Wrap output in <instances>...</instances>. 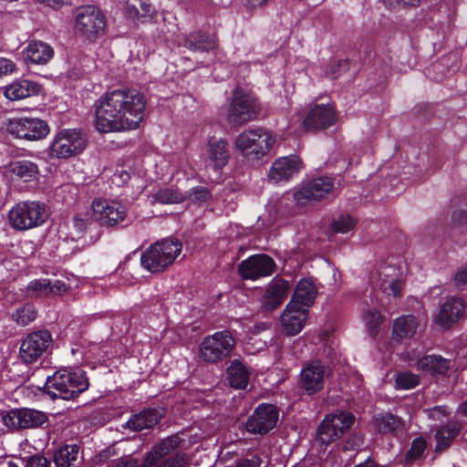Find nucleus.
<instances>
[{
  "mask_svg": "<svg viewBox=\"0 0 467 467\" xmlns=\"http://www.w3.org/2000/svg\"><path fill=\"white\" fill-rule=\"evenodd\" d=\"M51 342L52 336L47 330L28 334L20 346V359L26 364L35 363L47 350Z\"/></svg>",
  "mask_w": 467,
  "mask_h": 467,
  "instance_id": "obj_14",
  "label": "nucleus"
},
{
  "mask_svg": "<svg viewBox=\"0 0 467 467\" xmlns=\"http://www.w3.org/2000/svg\"><path fill=\"white\" fill-rule=\"evenodd\" d=\"M26 467H48V462L43 456L34 455L26 460Z\"/></svg>",
  "mask_w": 467,
  "mask_h": 467,
  "instance_id": "obj_52",
  "label": "nucleus"
},
{
  "mask_svg": "<svg viewBox=\"0 0 467 467\" xmlns=\"http://www.w3.org/2000/svg\"><path fill=\"white\" fill-rule=\"evenodd\" d=\"M317 295V286L311 278L301 279L295 289L290 301L306 309L314 303Z\"/></svg>",
  "mask_w": 467,
  "mask_h": 467,
  "instance_id": "obj_30",
  "label": "nucleus"
},
{
  "mask_svg": "<svg viewBox=\"0 0 467 467\" xmlns=\"http://www.w3.org/2000/svg\"><path fill=\"white\" fill-rule=\"evenodd\" d=\"M347 69H348V61L340 60L337 65L331 66V68L326 71V75L331 78H337L340 75V72Z\"/></svg>",
  "mask_w": 467,
  "mask_h": 467,
  "instance_id": "obj_51",
  "label": "nucleus"
},
{
  "mask_svg": "<svg viewBox=\"0 0 467 467\" xmlns=\"http://www.w3.org/2000/svg\"><path fill=\"white\" fill-rule=\"evenodd\" d=\"M403 6L418 5L422 0H397Z\"/></svg>",
  "mask_w": 467,
  "mask_h": 467,
  "instance_id": "obj_60",
  "label": "nucleus"
},
{
  "mask_svg": "<svg viewBox=\"0 0 467 467\" xmlns=\"http://www.w3.org/2000/svg\"><path fill=\"white\" fill-rule=\"evenodd\" d=\"M146 108L145 97L135 89L118 88L95 102V126L100 132H120L139 128Z\"/></svg>",
  "mask_w": 467,
  "mask_h": 467,
  "instance_id": "obj_1",
  "label": "nucleus"
},
{
  "mask_svg": "<svg viewBox=\"0 0 467 467\" xmlns=\"http://www.w3.org/2000/svg\"><path fill=\"white\" fill-rule=\"evenodd\" d=\"M89 386L86 373L80 369H59L47 379L45 389L52 398L74 399Z\"/></svg>",
  "mask_w": 467,
  "mask_h": 467,
  "instance_id": "obj_2",
  "label": "nucleus"
},
{
  "mask_svg": "<svg viewBox=\"0 0 467 467\" xmlns=\"http://www.w3.org/2000/svg\"><path fill=\"white\" fill-rule=\"evenodd\" d=\"M66 284L60 280L52 282L47 278L32 280L26 286V293L31 296L57 295L66 291Z\"/></svg>",
  "mask_w": 467,
  "mask_h": 467,
  "instance_id": "obj_29",
  "label": "nucleus"
},
{
  "mask_svg": "<svg viewBox=\"0 0 467 467\" xmlns=\"http://www.w3.org/2000/svg\"><path fill=\"white\" fill-rule=\"evenodd\" d=\"M424 412L428 418L433 420H441L443 418L450 415L451 410H449L447 406L439 405L426 409Z\"/></svg>",
  "mask_w": 467,
  "mask_h": 467,
  "instance_id": "obj_46",
  "label": "nucleus"
},
{
  "mask_svg": "<svg viewBox=\"0 0 467 467\" xmlns=\"http://www.w3.org/2000/svg\"><path fill=\"white\" fill-rule=\"evenodd\" d=\"M189 196L193 201H196L199 202H203L208 201L211 198V192L205 187L197 186V187L191 189Z\"/></svg>",
  "mask_w": 467,
  "mask_h": 467,
  "instance_id": "obj_47",
  "label": "nucleus"
},
{
  "mask_svg": "<svg viewBox=\"0 0 467 467\" xmlns=\"http://www.w3.org/2000/svg\"><path fill=\"white\" fill-rule=\"evenodd\" d=\"M207 161L215 171H221L230 160L228 143L224 139L212 137L207 142Z\"/></svg>",
  "mask_w": 467,
  "mask_h": 467,
  "instance_id": "obj_25",
  "label": "nucleus"
},
{
  "mask_svg": "<svg viewBox=\"0 0 467 467\" xmlns=\"http://www.w3.org/2000/svg\"><path fill=\"white\" fill-rule=\"evenodd\" d=\"M460 425L457 422H450L447 425L440 427L435 433L436 451L446 450L451 441L458 435Z\"/></svg>",
  "mask_w": 467,
  "mask_h": 467,
  "instance_id": "obj_38",
  "label": "nucleus"
},
{
  "mask_svg": "<svg viewBox=\"0 0 467 467\" xmlns=\"http://www.w3.org/2000/svg\"><path fill=\"white\" fill-rule=\"evenodd\" d=\"M156 467H188V462L184 455L176 454L166 459L162 463Z\"/></svg>",
  "mask_w": 467,
  "mask_h": 467,
  "instance_id": "obj_48",
  "label": "nucleus"
},
{
  "mask_svg": "<svg viewBox=\"0 0 467 467\" xmlns=\"http://www.w3.org/2000/svg\"><path fill=\"white\" fill-rule=\"evenodd\" d=\"M3 90L8 100L16 101L36 95L40 91V87L33 80L17 78L5 86Z\"/></svg>",
  "mask_w": 467,
  "mask_h": 467,
  "instance_id": "obj_26",
  "label": "nucleus"
},
{
  "mask_svg": "<svg viewBox=\"0 0 467 467\" xmlns=\"http://www.w3.org/2000/svg\"><path fill=\"white\" fill-rule=\"evenodd\" d=\"M302 168L303 162L297 155L281 157L272 163L268 179L274 183L288 182Z\"/></svg>",
  "mask_w": 467,
  "mask_h": 467,
  "instance_id": "obj_21",
  "label": "nucleus"
},
{
  "mask_svg": "<svg viewBox=\"0 0 467 467\" xmlns=\"http://www.w3.org/2000/svg\"><path fill=\"white\" fill-rule=\"evenodd\" d=\"M182 250V244L176 238L158 241L148 247L140 256L143 268L159 273L171 265Z\"/></svg>",
  "mask_w": 467,
  "mask_h": 467,
  "instance_id": "obj_6",
  "label": "nucleus"
},
{
  "mask_svg": "<svg viewBox=\"0 0 467 467\" xmlns=\"http://www.w3.org/2000/svg\"><path fill=\"white\" fill-rule=\"evenodd\" d=\"M334 183L329 177H319L304 184L295 192L294 198L297 205L304 206L320 201L330 193Z\"/></svg>",
  "mask_w": 467,
  "mask_h": 467,
  "instance_id": "obj_16",
  "label": "nucleus"
},
{
  "mask_svg": "<svg viewBox=\"0 0 467 467\" xmlns=\"http://www.w3.org/2000/svg\"><path fill=\"white\" fill-rule=\"evenodd\" d=\"M308 316V309L290 301L281 316V324L288 336L298 334L305 327Z\"/></svg>",
  "mask_w": 467,
  "mask_h": 467,
  "instance_id": "obj_22",
  "label": "nucleus"
},
{
  "mask_svg": "<svg viewBox=\"0 0 467 467\" xmlns=\"http://www.w3.org/2000/svg\"><path fill=\"white\" fill-rule=\"evenodd\" d=\"M8 171L12 176L26 182L36 180L39 173L36 163L29 160H19L10 162Z\"/></svg>",
  "mask_w": 467,
  "mask_h": 467,
  "instance_id": "obj_32",
  "label": "nucleus"
},
{
  "mask_svg": "<svg viewBox=\"0 0 467 467\" xmlns=\"http://www.w3.org/2000/svg\"><path fill=\"white\" fill-rule=\"evenodd\" d=\"M459 411L467 417V400L459 407Z\"/></svg>",
  "mask_w": 467,
  "mask_h": 467,
  "instance_id": "obj_62",
  "label": "nucleus"
},
{
  "mask_svg": "<svg viewBox=\"0 0 467 467\" xmlns=\"http://www.w3.org/2000/svg\"><path fill=\"white\" fill-rule=\"evenodd\" d=\"M417 328L418 322L414 316H401L398 317L393 324V338L396 340L410 338L416 333Z\"/></svg>",
  "mask_w": 467,
  "mask_h": 467,
  "instance_id": "obj_36",
  "label": "nucleus"
},
{
  "mask_svg": "<svg viewBox=\"0 0 467 467\" xmlns=\"http://www.w3.org/2000/svg\"><path fill=\"white\" fill-rule=\"evenodd\" d=\"M269 0H252V5L253 6H256V5H263L265 4H266Z\"/></svg>",
  "mask_w": 467,
  "mask_h": 467,
  "instance_id": "obj_63",
  "label": "nucleus"
},
{
  "mask_svg": "<svg viewBox=\"0 0 467 467\" xmlns=\"http://www.w3.org/2000/svg\"><path fill=\"white\" fill-rule=\"evenodd\" d=\"M227 378L233 388L245 389L249 382L250 371L241 360L234 359L227 368Z\"/></svg>",
  "mask_w": 467,
  "mask_h": 467,
  "instance_id": "obj_35",
  "label": "nucleus"
},
{
  "mask_svg": "<svg viewBox=\"0 0 467 467\" xmlns=\"http://www.w3.org/2000/svg\"><path fill=\"white\" fill-rule=\"evenodd\" d=\"M274 260L264 254H254L244 260L238 271L244 279L256 280L260 277L271 275L275 271Z\"/></svg>",
  "mask_w": 467,
  "mask_h": 467,
  "instance_id": "obj_19",
  "label": "nucleus"
},
{
  "mask_svg": "<svg viewBox=\"0 0 467 467\" xmlns=\"http://www.w3.org/2000/svg\"><path fill=\"white\" fill-rule=\"evenodd\" d=\"M182 439L179 434H173L164 438L158 443H156L150 451L147 453V456L142 463V467H152L156 462L170 454L175 449H177L182 442Z\"/></svg>",
  "mask_w": 467,
  "mask_h": 467,
  "instance_id": "obj_27",
  "label": "nucleus"
},
{
  "mask_svg": "<svg viewBox=\"0 0 467 467\" xmlns=\"http://www.w3.org/2000/svg\"><path fill=\"white\" fill-rule=\"evenodd\" d=\"M47 213L44 203L27 201L16 203L8 213V220L13 228L26 231L46 222Z\"/></svg>",
  "mask_w": 467,
  "mask_h": 467,
  "instance_id": "obj_8",
  "label": "nucleus"
},
{
  "mask_svg": "<svg viewBox=\"0 0 467 467\" xmlns=\"http://www.w3.org/2000/svg\"><path fill=\"white\" fill-rule=\"evenodd\" d=\"M324 0H307L308 5H317L319 3H322Z\"/></svg>",
  "mask_w": 467,
  "mask_h": 467,
  "instance_id": "obj_64",
  "label": "nucleus"
},
{
  "mask_svg": "<svg viewBox=\"0 0 467 467\" xmlns=\"http://www.w3.org/2000/svg\"><path fill=\"white\" fill-rule=\"evenodd\" d=\"M129 180L130 173L122 169L116 171L112 177L113 182L119 185V182L126 183Z\"/></svg>",
  "mask_w": 467,
  "mask_h": 467,
  "instance_id": "obj_57",
  "label": "nucleus"
},
{
  "mask_svg": "<svg viewBox=\"0 0 467 467\" xmlns=\"http://www.w3.org/2000/svg\"><path fill=\"white\" fill-rule=\"evenodd\" d=\"M289 292V283L284 279H274L268 285L263 297V306L272 310L279 306Z\"/></svg>",
  "mask_w": 467,
  "mask_h": 467,
  "instance_id": "obj_28",
  "label": "nucleus"
},
{
  "mask_svg": "<svg viewBox=\"0 0 467 467\" xmlns=\"http://www.w3.org/2000/svg\"><path fill=\"white\" fill-rule=\"evenodd\" d=\"M383 320L380 313L376 309H368L363 314V322L368 334L372 337L379 333V327Z\"/></svg>",
  "mask_w": 467,
  "mask_h": 467,
  "instance_id": "obj_41",
  "label": "nucleus"
},
{
  "mask_svg": "<svg viewBox=\"0 0 467 467\" xmlns=\"http://www.w3.org/2000/svg\"><path fill=\"white\" fill-rule=\"evenodd\" d=\"M454 282L457 285H467V265L458 269L454 276Z\"/></svg>",
  "mask_w": 467,
  "mask_h": 467,
  "instance_id": "obj_54",
  "label": "nucleus"
},
{
  "mask_svg": "<svg viewBox=\"0 0 467 467\" xmlns=\"http://www.w3.org/2000/svg\"><path fill=\"white\" fill-rule=\"evenodd\" d=\"M276 141L272 131L257 127L243 130L234 140V146L244 156L260 160L266 156Z\"/></svg>",
  "mask_w": 467,
  "mask_h": 467,
  "instance_id": "obj_5",
  "label": "nucleus"
},
{
  "mask_svg": "<svg viewBox=\"0 0 467 467\" xmlns=\"http://www.w3.org/2000/svg\"><path fill=\"white\" fill-rule=\"evenodd\" d=\"M16 69V65L12 59L0 57V77L11 75Z\"/></svg>",
  "mask_w": 467,
  "mask_h": 467,
  "instance_id": "obj_49",
  "label": "nucleus"
},
{
  "mask_svg": "<svg viewBox=\"0 0 467 467\" xmlns=\"http://www.w3.org/2000/svg\"><path fill=\"white\" fill-rule=\"evenodd\" d=\"M236 341L230 330H221L205 337L199 346V355L207 362L215 363L230 356Z\"/></svg>",
  "mask_w": 467,
  "mask_h": 467,
  "instance_id": "obj_9",
  "label": "nucleus"
},
{
  "mask_svg": "<svg viewBox=\"0 0 467 467\" xmlns=\"http://www.w3.org/2000/svg\"><path fill=\"white\" fill-rule=\"evenodd\" d=\"M374 428L380 433L398 434L404 430L401 418L391 413H381L373 418Z\"/></svg>",
  "mask_w": 467,
  "mask_h": 467,
  "instance_id": "obj_33",
  "label": "nucleus"
},
{
  "mask_svg": "<svg viewBox=\"0 0 467 467\" xmlns=\"http://www.w3.org/2000/svg\"><path fill=\"white\" fill-rule=\"evenodd\" d=\"M36 317V310L31 304H26L16 308L11 315V318L18 326L25 327Z\"/></svg>",
  "mask_w": 467,
  "mask_h": 467,
  "instance_id": "obj_40",
  "label": "nucleus"
},
{
  "mask_svg": "<svg viewBox=\"0 0 467 467\" xmlns=\"http://www.w3.org/2000/svg\"><path fill=\"white\" fill-rule=\"evenodd\" d=\"M355 422V416L346 410H337L325 416L317 428V439L325 446L340 439Z\"/></svg>",
  "mask_w": 467,
  "mask_h": 467,
  "instance_id": "obj_11",
  "label": "nucleus"
},
{
  "mask_svg": "<svg viewBox=\"0 0 467 467\" xmlns=\"http://www.w3.org/2000/svg\"><path fill=\"white\" fill-rule=\"evenodd\" d=\"M419 384V377L409 371L400 372L396 376L397 389H410Z\"/></svg>",
  "mask_w": 467,
  "mask_h": 467,
  "instance_id": "obj_43",
  "label": "nucleus"
},
{
  "mask_svg": "<svg viewBox=\"0 0 467 467\" xmlns=\"http://www.w3.org/2000/svg\"><path fill=\"white\" fill-rule=\"evenodd\" d=\"M21 54L23 60L27 65H46L54 57V49L46 42L31 40Z\"/></svg>",
  "mask_w": 467,
  "mask_h": 467,
  "instance_id": "obj_24",
  "label": "nucleus"
},
{
  "mask_svg": "<svg viewBox=\"0 0 467 467\" xmlns=\"http://www.w3.org/2000/svg\"><path fill=\"white\" fill-rule=\"evenodd\" d=\"M126 15L129 18L134 21H141L143 22V18H141V13L140 9L134 5H128L126 8Z\"/></svg>",
  "mask_w": 467,
  "mask_h": 467,
  "instance_id": "obj_56",
  "label": "nucleus"
},
{
  "mask_svg": "<svg viewBox=\"0 0 467 467\" xmlns=\"http://www.w3.org/2000/svg\"><path fill=\"white\" fill-rule=\"evenodd\" d=\"M356 221L348 214H342L333 221L332 228L335 232L346 234L354 229Z\"/></svg>",
  "mask_w": 467,
  "mask_h": 467,
  "instance_id": "obj_44",
  "label": "nucleus"
},
{
  "mask_svg": "<svg viewBox=\"0 0 467 467\" xmlns=\"http://www.w3.org/2000/svg\"><path fill=\"white\" fill-rule=\"evenodd\" d=\"M183 45L193 52H208L216 47V38L213 35L196 33L185 38Z\"/></svg>",
  "mask_w": 467,
  "mask_h": 467,
  "instance_id": "obj_37",
  "label": "nucleus"
},
{
  "mask_svg": "<svg viewBox=\"0 0 467 467\" xmlns=\"http://www.w3.org/2000/svg\"><path fill=\"white\" fill-rule=\"evenodd\" d=\"M140 11L141 13V18H143V20H145L147 18L152 17V15L154 13V8L151 6L150 4L141 1L140 3Z\"/></svg>",
  "mask_w": 467,
  "mask_h": 467,
  "instance_id": "obj_55",
  "label": "nucleus"
},
{
  "mask_svg": "<svg viewBox=\"0 0 467 467\" xmlns=\"http://www.w3.org/2000/svg\"><path fill=\"white\" fill-rule=\"evenodd\" d=\"M2 420L7 428L27 429L41 426L47 420V417L42 411L23 408L6 412L3 415Z\"/></svg>",
  "mask_w": 467,
  "mask_h": 467,
  "instance_id": "obj_18",
  "label": "nucleus"
},
{
  "mask_svg": "<svg viewBox=\"0 0 467 467\" xmlns=\"http://www.w3.org/2000/svg\"><path fill=\"white\" fill-rule=\"evenodd\" d=\"M262 463L261 458L254 454L252 455L250 458L241 459L237 461L233 465H228L226 467H259Z\"/></svg>",
  "mask_w": 467,
  "mask_h": 467,
  "instance_id": "obj_50",
  "label": "nucleus"
},
{
  "mask_svg": "<svg viewBox=\"0 0 467 467\" xmlns=\"http://www.w3.org/2000/svg\"><path fill=\"white\" fill-rule=\"evenodd\" d=\"M278 416L279 413L275 405L262 403L248 418L246 431L254 434H265L275 426Z\"/></svg>",
  "mask_w": 467,
  "mask_h": 467,
  "instance_id": "obj_17",
  "label": "nucleus"
},
{
  "mask_svg": "<svg viewBox=\"0 0 467 467\" xmlns=\"http://www.w3.org/2000/svg\"><path fill=\"white\" fill-rule=\"evenodd\" d=\"M73 225L78 233H83L87 228L88 221L79 216H76L73 219Z\"/></svg>",
  "mask_w": 467,
  "mask_h": 467,
  "instance_id": "obj_58",
  "label": "nucleus"
},
{
  "mask_svg": "<svg viewBox=\"0 0 467 467\" xmlns=\"http://www.w3.org/2000/svg\"><path fill=\"white\" fill-rule=\"evenodd\" d=\"M368 281L373 290H379L387 296L400 297L405 285L404 271L390 258L370 272Z\"/></svg>",
  "mask_w": 467,
  "mask_h": 467,
  "instance_id": "obj_4",
  "label": "nucleus"
},
{
  "mask_svg": "<svg viewBox=\"0 0 467 467\" xmlns=\"http://www.w3.org/2000/svg\"><path fill=\"white\" fill-rule=\"evenodd\" d=\"M426 447H427V445H426V441L424 439H422V438L415 439L411 444L410 451L407 453L405 464L409 465L413 461L420 458L421 455L423 454V452L425 451Z\"/></svg>",
  "mask_w": 467,
  "mask_h": 467,
  "instance_id": "obj_45",
  "label": "nucleus"
},
{
  "mask_svg": "<svg viewBox=\"0 0 467 467\" xmlns=\"http://www.w3.org/2000/svg\"><path fill=\"white\" fill-rule=\"evenodd\" d=\"M87 147V139L78 129H62L56 132L47 148L49 157L68 159L80 154Z\"/></svg>",
  "mask_w": 467,
  "mask_h": 467,
  "instance_id": "obj_7",
  "label": "nucleus"
},
{
  "mask_svg": "<svg viewBox=\"0 0 467 467\" xmlns=\"http://www.w3.org/2000/svg\"><path fill=\"white\" fill-rule=\"evenodd\" d=\"M261 107L257 99L242 88H236L228 108L227 119L234 124H244L256 119Z\"/></svg>",
  "mask_w": 467,
  "mask_h": 467,
  "instance_id": "obj_10",
  "label": "nucleus"
},
{
  "mask_svg": "<svg viewBox=\"0 0 467 467\" xmlns=\"http://www.w3.org/2000/svg\"><path fill=\"white\" fill-rule=\"evenodd\" d=\"M465 309L466 305L462 298L451 296L441 305L434 322L441 327H449L463 316Z\"/></svg>",
  "mask_w": 467,
  "mask_h": 467,
  "instance_id": "obj_23",
  "label": "nucleus"
},
{
  "mask_svg": "<svg viewBox=\"0 0 467 467\" xmlns=\"http://www.w3.org/2000/svg\"><path fill=\"white\" fill-rule=\"evenodd\" d=\"M137 461L130 456L121 457L116 460L109 467H137Z\"/></svg>",
  "mask_w": 467,
  "mask_h": 467,
  "instance_id": "obj_53",
  "label": "nucleus"
},
{
  "mask_svg": "<svg viewBox=\"0 0 467 467\" xmlns=\"http://www.w3.org/2000/svg\"><path fill=\"white\" fill-rule=\"evenodd\" d=\"M107 19L102 10L95 5L77 7L73 16V31L85 41L93 43L105 33Z\"/></svg>",
  "mask_w": 467,
  "mask_h": 467,
  "instance_id": "obj_3",
  "label": "nucleus"
},
{
  "mask_svg": "<svg viewBox=\"0 0 467 467\" xmlns=\"http://www.w3.org/2000/svg\"><path fill=\"white\" fill-rule=\"evenodd\" d=\"M416 368L424 374L444 375L450 368V360L440 355H427L416 362Z\"/></svg>",
  "mask_w": 467,
  "mask_h": 467,
  "instance_id": "obj_31",
  "label": "nucleus"
},
{
  "mask_svg": "<svg viewBox=\"0 0 467 467\" xmlns=\"http://www.w3.org/2000/svg\"><path fill=\"white\" fill-rule=\"evenodd\" d=\"M92 218L101 225L114 226L122 223L127 216V209L120 202L97 198L91 204Z\"/></svg>",
  "mask_w": 467,
  "mask_h": 467,
  "instance_id": "obj_13",
  "label": "nucleus"
},
{
  "mask_svg": "<svg viewBox=\"0 0 467 467\" xmlns=\"http://www.w3.org/2000/svg\"><path fill=\"white\" fill-rule=\"evenodd\" d=\"M0 467H19V465L14 460L4 458L0 459Z\"/></svg>",
  "mask_w": 467,
  "mask_h": 467,
  "instance_id": "obj_59",
  "label": "nucleus"
},
{
  "mask_svg": "<svg viewBox=\"0 0 467 467\" xmlns=\"http://www.w3.org/2000/svg\"><path fill=\"white\" fill-rule=\"evenodd\" d=\"M337 121V114L331 104H317L310 109L303 120V127L307 130H325Z\"/></svg>",
  "mask_w": 467,
  "mask_h": 467,
  "instance_id": "obj_20",
  "label": "nucleus"
},
{
  "mask_svg": "<svg viewBox=\"0 0 467 467\" xmlns=\"http://www.w3.org/2000/svg\"><path fill=\"white\" fill-rule=\"evenodd\" d=\"M329 369L319 360H313L303 367L299 374L298 385L307 394L319 392L328 377Z\"/></svg>",
  "mask_w": 467,
  "mask_h": 467,
  "instance_id": "obj_15",
  "label": "nucleus"
},
{
  "mask_svg": "<svg viewBox=\"0 0 467 467\" xmlns=\"http://www.w3.org/2000/svg\"><path fill=\"white\" fill-rule=\"evenodd\" d=\"M161 414L156 409H147L133 415L127 421L126 426L134 431H140L156 425L161 420Z\"/></svg>",
  "mask_w": 467,
  "mask_h": 467,
  "instance_id": "obj_34",
  "label": "nucleus"
},
{
  "mask_svg": "<svg viewBox=\"0 0 467 467\" xmlns=\"http://www.w3.org/2000/svg\"><path fill=\"white\" fill-rule=\"evenodd\" d=\"M355 467H379V466L373 461L368 459V460L365 461L362 463H359L358 465H357Z\"/></svg>",
  "mask_w": 467,
  "mask_h": 467,
  "instance_id": "obj_61",
  "label": "nucleus"
},
{
  "mask_svg": "<svg viewBox=\"0 0 467 467\" xmlns=\"http://www.w3.org/2000/svg\"><path fill=\"white\" fill-rule=\"evenodd\" d=\"M6 131L13 137L27 141L45 139L50 131L47 121L38 118L20 117L7 119Z\"/></svg>",
  "mask_w": 467,
  "mask_h": 467,
  "instance_id": "obj_12",
  "label": "nucleus"
},
{
  "mask_svg": "<svg viewBox=\"0 0 467 467\" xmlns=\"http://www.w3.org/2000/svg\"><path fill=\"white\" fill-rule=\"evenodd\" d=\"M79 454V447L77 444H67L61 447L55 454L57 467H68L76 462Z\"/></svg>",
  "mask_w": 467,
  "mask_h": 467,
  "instance_id": "obj_39",
  "label": "nucleus"
},
{
  "mask_svg": "<svg viewBox=\"0 0 467 467\" xmlns=\"http://www.w3.org/2000/svg\"><path fill=\"white\" fill-rule=\"evenodd\" d=\"M154 198L161 203H179L185 200L183 193L171 188L161 189L155 193Z\"/></svg>",
  "mask_w": 467,
  "mask_h": 467,
  "instance_id": "obj_42",
  "label": "nucleus"
}]
</instances>
